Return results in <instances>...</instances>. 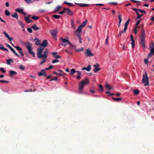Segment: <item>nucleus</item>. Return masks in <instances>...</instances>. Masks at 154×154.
<instances>
[{
  "label": "nucleus",
  "mask_w": 154,
  "mask_h": 154,
  "mask_svg": "<svg viewBox=\"0 0 154 154\" xmlns=\"http://www.w3.org/2000/svg\"><path fill=\"white\" fill-rule=\"evenodd\" d=\"M11 16L13 17L14 18H16L17 19L18 18V16L17 13H15L14 14H12Z\"/></svg>",
  "instance_id": "obj_32"
},
{
  "label": "nucleus",
  "mask_w": 154,
  "mask_h": 154,
  "mask_svg": "<svg viewBox=\"0 0 154 154\" xmlns=\"http://www.w3.org/2000/svg\"><path fill=\"white\" fill-rule=\"evenodd\" d=\"M0 82H2V83H8L9 82L8 81H5L4 80H0Z\"/></svg>",
  "instance_id": "obj_53"
},
{
  "label": "nucleus",
  "mask_w": 154,
  "mask_h": 154,
  "mask_svg": "<svg viewBox=\"0 0 154 154\" xmlns=\"http://www.w3.org/2000/svg\"><path fill=\"white\" fill-rule=\"evenodd\" d=\"M10 12L7 10H6L5 12V14L7 16H9L10 15Z\"/></svg>",
  "instance_id": "obj_37"
},
{
  "label": "nucleus",
  "mask_w": 154,
  "mask_h": 154,
  "mask_svg": "<svg viewBox=\"0 0 154 154\" xmlns=\"http://www.w3.org/2000/svg\"><path fill=\"white\" fill-rule=\"evenodd\" d=\"M0 70L4 73H5L6 72V71L4 70V68L0 67Z\"/></svg>",
  "instance_id": "obj_56"
},
{
  "label": "nucleus",
  "mask_w": 154,
  "mask_h": 154,
  "mask_svg": "<svg viewBox=\"0 0 154 154\" xmlns=\"http://www.w3.org/2000/svg\"><path fill=\"white\" fill-rule=\"evenodd\" d=\"M154 51L153 50H150V53L147 56L148 58L149 59L153 55Z\"/></svg>",
  "instance_id": "obj_19"
},
{
  "label": "nucleus",
  "mask_w": 154,
  "mask_h": 154,
  "mask_svg": "<svg viewBox=\"0 0 154 154\" xmlns=\"http://www.w3.org/2000/svg\"><path fill=\"white\" fill-rule=\"evenodd\" d=\"M76 71L74 69H71L70 73V75H73L75 72H76Z\"/></svg>",
  "instance_id": "obj_34"
},
{
  "label": "nucleus",
  "mask_w": 154,
  "mask_h": 154,
  "mask_svg": "<svg viewBox=\"0 0 154 154\" xmlns=\"http://www.w3.org/2000/svg\"><path fill=\"white\" fill-rule=\"evenodd\" d=\"M31 28L35 31L38 30L40 29V28L38 27L35 24H34L31 27Z\"/></svg>",
  "instance_id": "obj_22"
},
{
  "label": "nucleus",
  "mask_w": 154,
  "mask_h": 154,
  "mask_svg": "<svg viewBox=\"0 0 154 154\" xmlns=\"http://www.w3.org/2000/svg\"><path fill=\"white\" fill-rule=\"evenodd\" d=\"M4 34L5 35V36L8 39L10 42H11L13 40V38L12 37H10L9 35L5 31H4L3 32Z\"/></svg>",
  "instance_id": "obj_16"
},
{
  "label": "nucleus",
  "mask_w": 154,
  "mask_h": 154,
  "mask_svg": "<svg viewBox=\"0 0 154 154\" xmlns=\"http://www.w3.org/2000/svg\"><path fill=\"white\" fill-rule=\"evenodd\" d=\"M109 38L108 36H107V38L106 39L105 42V45H108V39Z\"/></svg>",
  "instance_id": "obj_52"
},
{
  "label": "nucleus",
  "mask_w": 154,
  "mask_h": 154,
  "mask_svg": "<svg viewBox=\"0 0 154 154\" xmlns=\"http://www.w3.org/2000/svg\"><path fill=\"white\" fill-rule=\"evenodd\" d=\"M63 10H65V13L70 16H72L73 13L72 12L69 8H63Z\"/></svg>",
  "instance_id": "obj_9"
},
{
  "label": "nucleus",
  "mask_w": 154,
  "mask_h": 154,
  "mask_svg": "<svg viewBox=\"0 0 154 154\" xmlns=\"http://www.w3.org/2000/svg\"><path fill=\"white\" fill-rule=\"evenodd\" d=\"M142 20V19H141V20H138L137 21L135 24H136L137 25H138L140 23V21H141V20Z\"/></svg>",
  "instance_id": "obj_63"
},
{
  "label": "nucleus",
  "mask_w": 154,
  "mask_h": 154,
  "mask_svg": "<svg viewBox=\"0 0 154 154\" xmlns=\"http://www.w3.org/2000/svg\"><path fill=\"white\" fill-rule=\"evenodd\" d=\"M28 4H30L34 2V0H24Z\"/></svg>",
  "instance_id": "obj_38"
},
{
  "label": "nucleus",
  "mask_w": 154,
  "mask_h": 154,
  "mask_svg": "<svg viewBox=\"0 0 154 154\" xmlns=\"http://www.w3.org/2000/svg\"><path fill=\"white\" fill-rule=\"evenodd\" d=\"M24 19L26 22L27 23H31L32 22V20L31 19H29V18H28V17H25L24 18Z\"/></svg>",
  "instance_id": "obj_25"
},
{
  "label": "nucleus",
  "mask_w": 154,
  "mask_h": 154,
  "mask_svg": "<svg viewBox=\"0 0 154 154\" xmlns=\"http://www.w3.org/2000/svg\"><path fill=\"white\" fill-rule=\"evenodd\" d=\"M99 91H100V92H102L103 91V88L102 86L101 85H99Z\"/></svg>",
  "instance_id": "obj_36"
},
{
  "label": "nucleus",
  "mask_w": 154,
  "mask_h": 154,
  "mask_svg": "<svg viewBox=\"0 0 154 154\" xmlns=\"http://www.w3.org/2000/svg\"><path fill=\"white\" fill-rule=\"evenodd\" d=\"M112 99L115 101H119L121 100L122 98H115L114 97H112Z\"/></svg>",
  "instance_id": "obj_40"
},
{
  "label": "nucleus",
  "mask_w": 154,
  "mask_h": 154,
  "mask_svg": "<svg viewBox=\"0 0 154 154\" xmlns=\"http://www.w3.org/2000/svg\"><path fill=\"white\" fill-rule=\"evenodd\" d=\"M119 19V22L120 23H121L122 20V19L121 16V15H119L118 16Z\"/></svg>",
  "instance_id": "obj_51"
},
{
  "label": "nucleus",
  "mask_w": 154,
  "mask_h": 154,
  "mask_svg": "<svg viewBox=\"0 0 154 154\" xmlns=\"http://www.w3.org/2000/svg\"><path fill=\"white\" fill-rule=\"evenodd\" d=\"M17 74V72L13 70H11L9 72V75L11 77H12L14 75H15Z\"/></svg>",
  "instance_id": "obj_21"
},
{
  "label": "nucleus",
  "mask_w": 154,
  "mask_h": 154,
  "mask_svg": "<svg viewBox=\"0 0 154 154\" xmlns=\"http://www.w3.org/2000/svg\"><path fill=\"white\" fill-rule=\"evenodd\" d=\"M131 44L132 45V48H134V46H135V42H134V40L131 41Z\"/></svg>",
  "instance_id": "obj_44"
},
{
  "label": "nucleus",
  "mask_w": 154,
  "mask_h": 154,
  "mask_svg": "<svg viewBox=\"0 0 154 154\" xmlns=\"http://www.w3.org/2000/svg\"><path fill=\"white\" fill-rule=\"evenodd\" d=\"M144 61L145 63L146 64H148V63L149 61L148 60L146 59H144Z\"/></svg>",
  "instance_id": "obj_64"
},
{
  "label": "nucleus",
  "mask_w": 154,
  "mask_h": 154,
  "mask_svg": "<svg viewBox=\"0 0 154 154\" xmlns=\"http://www.w3.org/2000/svg\"><path fill=\"white\" fill-rule=\"evenodd\" d=\"M129 21H130V20L129 19L128 20V21L125 23V24L124 28L127 29L129 23Z\"/></svg>",
  "instance_id": "obj_33"
},
{
  "label": "nucleus",
  "mask_w": 154,
  "mask_h": 154,
  "mask_svg": "<svg viewBox=\"0 0 154 154\" xmlns=\"http://www.w3.org/2000/svg\"><path fill=\"white\" fill-rule=\"evenodd\" d=\"M27 30L30 33H32V29L30 28H27Z\"/></svg>",
  "instance_id": "obj_58"
},
{
  "label": "nucleus",
  "mask_w": 154,
  "mask_h": 154,
  "mask_svg": "<svg viewBox=\"0 0 154 154\" xmlns=\"http://www.w3.org/2000/svg\"><path fill=\"white\" fill-rule=\"evenodd\" d=\"M31 18L34 20H37L39 19V17L35 16H33Z\"/></svg>",
  "instance_id": "obj_45"
},
{
  "label": "nucleus",
  "mask_w": 154,
  "mask_h": 154,
  "mask_svg": "<svg viewBox=\"0 0 154 154\" xmlns=\"http://www.w3.org/2000/svg\"><path fill=\"white\" fill-rule=\"evenodd\" d=\"M75 3L77 5L81 7H87L89 6V5L88 4H82V3Z\"/></svg>",
  "instance_id": "obj_18"
},
{
  "label": "nucleus",
  "mask_w": 154,
  "mask_h": 154,
  "mask_svg": "<svg viewBox=\"0 0 154 154\" xmlns=\"http://www.w3.org/2000/svg\"><path fill=\"white\" fill-rule=\"evenodd\" d=\"M91 68V65H88L87 67H84L82 68V70H86L88 71H90Z\"/></svg>",
  "instance_id": "obj_14"
},
{
  "label": "nucleus",
  "mask_w": 154,
  "mask_h": 154,
  "mask_svg": "<svg viewBox=\"0 0 154 154\" xmlns=\"http://www.w3.org/2000/svg\"><path fill=\"white\" fill-rule=\"evenodd\" d=\"M70 46V48H69V50H72L75 48V46H74L70 42L69 44Z\"/></svg>",
  "instance_id": "obj_27"
},
{
  "label": "nucleus",
  "mask_w": 154,
  "mask_h": 154,
  "mask_svg": "<svg viewBox=\"0 0 154 154\" xmlns=\"http://www.w3.org/2000/svg\"><path fill=\"white\" fill-rule=\"evenodd\" d=\"M38 74L39 76H44L46 77L47 75L44 69H42L41 72H38Z\"/></svg>",
  "instance_id": "obj_12"
},
{
  "label": "nucleus",
  "mask_w": 154,
  "mask_h": 154,
  "mask_svg": "<svg viewBox=\"0 0 154 154\" xmlns=\"http://www.w3.org/2000/svg\"><path fill=\"white\" fill-rule=\"evenodd\" d=\"M44 48L42 47H39L37 50V55L39 59L42 58V52Z\"/></svg>",
  "instance_id": "obj_6"
},
{
  "label": "nucleus",
  "mask_w": 154,
  "mask_h": 154,
  "mask_svg": "<svg viewBox=\"0 0 154 154\" xmlns=\"http://www.w3.org/2000/svg\"><path fill=\"white\" fill-rule=\"evenodd\" d=\"M143 82L145 86L149 85L148 81V77L147 76V74L145 73V74L143 75L142 79Z\"/></svg>",
  "instance_id": "obj_4"
},
{
  "label": "nucleus",
  "mask_w": 154,
  "mask_h": 154,
  "mask_svg": "<svg viewBox=\"0 0 154 154\" xmlns=\"http://www.w3.org/2000/svg\"><path fill=\"white\" fill-rule=\"evenodd\" d=\"M16 49L18 51L19 53L21 56H23L24 55V54L22 51V49L21 48L19 47H16Z\"/></svg>",
  "instance_id": "obj_17"
},
{
  "label": "nucleus",
  "mask_w": 154,
  "mask_h": 154,
  "mask_svg": "<svg viewBox=\"0 0 154 154\" xmlns=\"http://www.w3.org/2000/svg\"><path fill=\"white\" fill-rule=\"evenodd\" d=\"M132 10L136 12L137 15V14H138V11H139V9H137L135 8H133Z\"/></svg>",
  "instance_id": "obj_50"
},
{
  "label": "nucleus",
  "mask_w": 154,
  "mask_h": 154,
  "mask_svg": "<svg viewBox=\"0 0 154 154\" xmlns=\"http://www.w3.org/2000/svg\"><path fill=\"white\" fill-rule=\"evenodd\" d=\"M19 68L20 69H22V70H24L25 69V66L22 65H21L19 66Z\"/></svg>",
  "instance_id": "obj_48"
},
{
  "label": "nucleus",
  "mask_w": 154,
  "mask_h": 154,
  "mask_svg": "<svg viewBox=\"0 0 154 154\" xmlns=\"http://www.w3.org/2000/svg\"><path fill=\"white\" fill-rule=\"evenodd\" d=\"M15 11L17 12L20 13L21 14L23 13V9L20 8H17L15 9Z\"/></svg>",
  "instance_id": "obj_20"
},
{
  "label": "nucleus",
  "mask_w": 154,
  "mask_h": 154,
  "mask_svg": "<svg viewBox=\"0 0 154 154\" xmlns=\"http://www.w3.org/2000/svg\"><path fill=\"white\" fill-rule=\"evenodd\" d=\"M53 56L56 59L61 58V57L58 54V53L57 52H53L52 53Z\"/></svg>",
  "instance_id": "obj_13"
},
{
  "label": "nucleus",
  "mask_w": 154,
  "mask_h": 154,
  "mask_svg": "<svg viewBox=\"0 0 154 154\" xmlns=\"http://www.w3.org/2000/svg\"><path fill=\"white\" fill-rule=\"evenodd\" d=\"M150 50H153L154 51V44L153 42H152V45L149 47Z\"/></svg>",
  "instance_id": "obj_41"
},
{
  "label": "nucleus",
  "mask_w": 154,
  "mask_h": 154,
  "mask_svg": "<svg viewBox=\"0 0 154 154\" xmlns=\"http://www.w3.org/2000/svg\"><path fill=\"white\" fill-rule=\"evenodd\" d=\"M76 35L78 37V38H81V34L80 32H76Z\"/></svg>",
  "instance_id": "obj_49"
},
{
  "label": "nucleus",
  "mask_w": 154,
  "mask_h": 154,
  "mask_svg": "<svg viewBox=\"0 0 154 154\" xmlns=\"http://www.w3.org/2000/svg\"><path fill=\"white\" fill-rule=\"evenodd\" d=\"M13 60L12 59H8L6 60V63L8 65H10L11 63H13Z\"/></svg>",
  "instance_id": "obj_24"
},
{
  "label": "nucleus",
  "mask_w": 154,
  "mask_h": 154,
  "mask_svg": "<svg viewBox=\"0 0 154 154\" xmlns=\"http://www.w3.org/2000/svg\"><path fill=\"white\" fill-rule=\"evenodd\" d=\"M61 8V7L60 6H57L54 10L53 12L55 13L57 12L58 11L60 10Z\"/></svg>",
  "instance_id": "obj_28"
},
{
  "label": "nucleus",
  "mask_w": 154,
  "mask_h": 154,
  "mask_svg": "<svg viewBox=\"0 0 154 154\" xmlns=\"http://www.w3.org/2000/svg\"><path fill=\"white\" fill-rule=\"evenodd\" d=\"M24 19L26 22L27 23H31L32 22V20L31 19H29V18H28V17H25L24 18Z\"/></svg>",
  "instance_id": "obj_26"
},
{
  "label": "nucleus",
  "mask_w": 154,
  "mask_h": 154,
  "mask_svg": "<svg viewBox=\"0 0 154 154\" xmlns=\"http://www.w3.org/2000/svg\"><path fill=\"white\" fill-rule=\"evenodd\" d=\"M40 42V40L38 39L35 42V44L37 45H39Z\"/></svg>",
  "instance_id": "obj_57"
},
{
  "label": "nucleus",
  "mask_w": 154,
  "mask_h": 154,
  "mask_svg": "<svg viewBox=\"0 0 154 154\" xmlns=\"http://www.w3.org/2000/svg\"><path fill=\"white\" fill-rule=\"evenodd\" d=\"M143 16V14H141V15H140L139 14H137V17L136 18L135 20H137L138 19L142 17Z\"/></svg>",
  "instance_id": "obj_42"
},
{
  "label": "nucleus",
  "mask_w": 154,
  "mask_h": 154,
  "mask_svg": "<svg viewBox=\"0 0 154 154\" xmlns=\"http://www.w3.org/2000/svg\"><path fill=\"white\" fill-rule=\"evenodd\" d=\"M54 18H56L57 19H59L60 17V16L59 15H54L53 16Z\"/></svg>",
  "instance_id": "obj_47"
},
{
  "label": "nucleus",
  "mask_w": 154,
  "mask_h": 154,
  "mask_svg": "<svg viewBox=\"0 0 154 154\" xmlns=\"http://www.w3.org/2000/svg\"><path fill=\"white\" fill-rule=\"evenodd\" d=\"M139 11L141 13H144L145 14H146V12L145 11H144L143 10L140 9H139Z\"/></svg>",
  "instance_id": "obj_61"
},
{
  "label": "nucleus",
  "mask_w": 154,
  "mask_h": 154,
  "mask_svg": "<svg viewBox=\"0 0 154 154\" xmlns=\"http://www.w3.org/2000/svg\"><path fill=\"white\" fill-rule=\"evenodd\" d=\"M85 54L86 57H91L94 56V54L92 53L91 50L89 48L85 50Z\"/></svg>",
  "instance_id": "obj_7"
},
{
  "label": "nucleus",
  "mask_w": 154,
  "mask_h": 154,
  "mask_svg": "<svg viewBox=\"0 0 154 154\" xmlns=\"http://www.w3.org/2000/svg\"><path fill=\"white\" fill-rule=\"evenodd\" d=\"M71 24L72 27L74 29H75L76 28L75 24L74 23V20H72L71 21Z\"/></svg>",
  "instance_id": "obj_35"
},
{
  "label": "nucleus",
  "mask_w": 154,
  "mask_h": 154,
  "mask_svg": "<svg viewBox=\"0 0 154 154\" xmlns=\"http://www.w3.org/2000/svg\"><path fill=\"white\" fill-rule=\"evenodd\" d=\"M146 36V34L144 30L143 29L140 35V43L142 46L143 48L145 47V37Z\"/></svg>",
  "instance_id": "obj_3"
},
{
  "label": "nucleus",
  "mask_w": 154,
  "mask_h": 154,
  "mask_svg": "<svg viewBox=\"0 0 154 154\" xmlns=\"http://www.w3.org/2000/svg\"><path fill=\"white\" fill-rule=\"evenodd\" d=\"M82 28L79 26L76 30L75 31V33L76 32H81L82 31Z\"/></svg>",
  "instance_id": "obj_23"
},
{
  "label": "nucleus",
  "mask_w": 154,
  "mask_h": 154,
  "mask_svg": "<svg viewBox=\"0 0 154 154\" xmlns=\"http://www.w3.org/2000/svg\"><path fill=\"white\" fill-rule=\"evenodd\" d=\"M48 44L47 40H45L42 41L41 45L43 47H47Z\"/></svg>",
  "instance_id": "obj_15"
},
{
  "label": "nucleus",
  "mask_w": 154,
  "mask_h": 154,
  "mask_svg": "<svg viewBox=\"0 0 154 154\" xmlns=\"http://www.w3.org/2000/svg\"><path fill=\"white\" fill-rule=\"evenodd\" d=\"M134 95H137L139 93V91L138 90H134Z\"/></svg>",
  "instance_id": "obj_39"
},
{
  "label": "nucleus",
  "mask_w": 154,
  "mask_h": 154,
  "mask_svg": "<svg viewBox=\"0 0 154 154\" xmlns=\"http://www.w3.org/2000/svg\"><path fill=\"white\" fill-rule=\"evenodd\" d=\"M87 20H85L83 23H82V24L80 25V26L82 27V28L83 27H84L85 26L87 23Z\"/></svg>",
  "instance_id": "obj_29"
},
{
  "label": "nucleus",
  "mask_w": 154,
  "mask_h": 154,
  "mask_svg": "<svg viewBox=\"0 0 154 154\" xmlns=\"http://www.w3.org/2000/svg\"><path fill=\"white\" fill-rule=\"evenodd\" d=\"M19 23L21 28H23V26H24L23 23L21 21H19Z\"/></svg>",
  "instance_id": "obj_54"
},
{
  "label": "nucleus",
  "mask_w": 154,
  "mask_h": 154,
  "mask_svg": "<svg viewBox=\"0 0 154 154\" xmlns=\"http://www.w3.org/2000/svg\"><path fill=\"white\" fill-rule=\"evenodd\" d=\"M48 49L47 48L45 49L44 52L43 54L42 55V58H46L48 54Z\"/></svg>",
  "instance_id": "obj_10"
},
{
  "label": "nucleus",
  "mask_w": 154,
  "mask_h": 154,
  "mask_svg": "<svg viewBox=\"0 0 154 154\" xmlns=\"http://www.w3.org/2000/svg\"><path fill=\"white\" fill-rule=\"evenodd\" d=\"M59 61L58 60H57V59L52 60V62L53 63H56L59 62Z\"/></svg>",
  "instance_id": "obj_55"
},
{
  "label": "nucleus",
  "mask_w": 154,
  "mask_h": 154,
  "mask_svg": "<svg viewBox=\"0 0 154 154\" xmlns=\"http://www.w3.org/2000/svg\"><path fill=\"white\" fill-rule=\"evenodd\" d=\"M100 69L98 68H95L94 69L93 71L95 73H96L98 72Z\"/></svg>",
  "instance_id": "obj_43"
},
{
  "label": "nucleus",
  "mask_w": 154,
  "mask_h": 154,
  "mask_svg": "<svg viewBox=\"0 0 154 154\" xmlns=\"http://www.w3.org/2000/svg\"><path fill=\"white\" fill-rule=\"evenodd\" d=\"M65 51L67 54L69 55H71L72 54V53L68 51L67 49L65 50Z\"/></svg>",
  "instance_id": "obj_62"
},
{
  "label": "nucleus",
  "mask_w": 154,
  "mask_h": 154,
  "mask_svg": "<svg viewBox=\"0 0 154 154\" xmlns=\"http://www.w3.org/2000/svg\"><path fill=\"white\" fill-rule=\"evenodd\" d=\"M60 40L61 41V45L64 46H66L70 42L68 40L64 39L63 37H60Z\"/></svg>",
  "instance_id": "obj_5"
},
{
  "label": "nucleus",
  "mask_w": 154,
  "mask_h": 154,
  "mask_svg": "<svg viewBox=\"0 0 154 154\" xmlns=\"http://www.w3.org/2000/svg\"><path fill=\"white\" fill-rule=\"evenodd\" d=\"M93 66L95 68H98L100 66V65L98 63H97L96 64L94 65Z\"/></svg>",
  "instance_id": "obj_59"
},
{
  "label": "nucleus",
  "mask_w": 154,
  "mask_h": 154,
  "mask_svg": "<svg viewBox=\"0 0 154 154\" xmlns=\"http://www.w3.org/2000/svg\"><path fill=\"white\" fill-rule=\"evenodd\" d=\"M89 80L88 79H86L82 81L80 83L79 85V94H82V90L83 89L84 86L87 84L89 83Z\"/></svg>",
  "instance_id": "obj_2"
},
{
  "label": "nucleus",
  "mask_w": 154,
  "mask_h": 154,
  "mask_svg": "<svg viewBox=\"0 0 154 154\" xmlns=\"http://www.w3.org/2000/svg\"><path fill=\"white\" fill-rule=\"evenodd\" d=\"M64 4L67 5L69 6H75V5L69 2H64Z\"/></svg>",
  "instance_id": "obj_31"
},
{
  "label": "nucleus",
  "mask_w": 154,
  "mask_h": 154,
  "mask_svg": "<svg viewBox=\"0 0 154 154\" xmlns=\"http://www.w3.org/2000/svg\"><path fill=\"white\" fill-rule=\"evenodd\" d=\"M75 51H76L81 52V51H83L84 48H79V49H75Z\"/></svg>",
  "instance_id": "obj_46"
},
{
  "label": "nucleus",
  "mask_w": 154,
  "mask_h": 154,
  "mask_svg": "<svg viewBox=\"0 0 154 154\" xmlns=\"http://www.w3.org/2000/svg\"><path fill=\"white\" fill-rule=\"evenodd\" d=\"M51 35L54 37H56L57 31L55 30H51L50 31Z\"/></svg>",
  "instance_id": "obj_11"
},
{
  "label": "nucleus",
  "mask_w": 154,
  "mask_h": 154,
  "mask_svg": "<svg viewBox=\"0 0 154 154\" xmlns=\"http://www.w3.org/2000/svg\"><path fill=\"white\" fill-rule=\"evenodd\" d=\"M127 30V29H125L124 28V29L123 30H122V31H121L120 32L122 34V33H125L126 32V31Z\"/></svg>",
  "instance_id": "obj_60"
},
{
  "label": "nucleus",
  "mask_w": 154,
  "mask_h": 154,
  "mask_svg": "<svg viewBox=\"0 0 154 154\" xmlns=\"http://www.w3.org/2000/svg\"><path fill=\"white\" fill-rule=\"evenodd\" d=\"M5 45L7 47H8L11 50V51H12L14 54L17 56L18 57H20V56L12 48L9 44H7V43H6Z\"/></svg>",
  "instance_id": "obj_8"
},
{
  "label": "nucleus",
  "mask_w": 154,
  "mask_h": 154,
  "mask_svg": "<svg viewBox=\"0 0 154 154\" xmlns=\"http://www.w3.org/2000/svg\"><path fill=\"white\" fill-rule=\"evenodd\" d=\"M23 44L26 47L29 54L32 55L33 57H35V53L33 51L31 46V44L30 42H23Z\"/></svg>",
  "instance_id": "obj_1"
},
{
  "label": "nucleus",
  "mask_w": 154,
  "mask_h": 154,
  "mask_svg": "<svg viewBox=\"0 0 154 154\" xmlns=\"http://www.w3.org/2000/svg\"><path fill=\"white\" fill-rule=\"evenodd\" d=\"M105 87L106 88L109 90L112 89V88L111 86H110L108 84H106V85Z\"/></svg>",
  "instance_id": "obj_30"
}]
</instances>
